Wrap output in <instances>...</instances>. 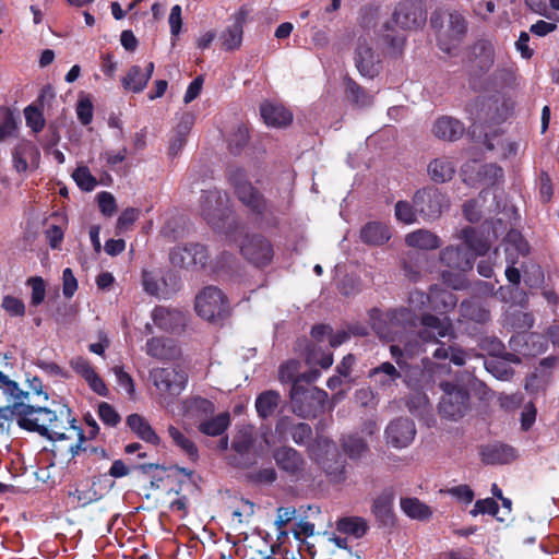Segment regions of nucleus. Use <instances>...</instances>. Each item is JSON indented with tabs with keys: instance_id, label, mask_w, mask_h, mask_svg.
I'll list each match as a JSON object with an SVG mask.
<instances>
[{
	"instance_id": "nucleus-9",
	"label": "nucleus",
	"mask_w": 559,
	"mask_h": 559,
	"mask_svg": "<svg viewBox=\"0 0 559 559\" xmlns=\"http://www.w3.org/2000/svg\"><path fill=\"white\" fill-rule=\"evenodd\" d=\"M431 299H432V289L429 295H426L423 292L415 290L409 294L408 297V309H400L393 310L388 313V319L391 325V329H395L400 325L413 326L414 323V313L417 311H421L424 309H431Z\"/></svg>"
},
{
	"instance_id": "nucleus-32",
	"label": "nucleus",
	"mask_w": 559,
	"mask_h": 559,
	"mask_svg": "<svg viewBox=\"0 0 559 559\" xmlns=\"http://www.w3.org/2000/svg\"><path fill=\"white\" fill-rule=\"evenodd\" d=\"M243 15L239 14L235 22L229 25L221 35L223 48L235 50L241 46L243 35Z\"/></svg>"
},
{
	"instance_id": "nucleus-4",
	"label": "nucleus",
	"mask_w": 559,
	"mask_h": 559,
	"mask_svg": "<svg viewBox=\"0 0 559 559\" xmlns=\"http://www.w3.org/2000/svg\"><path fill=\"white\" fill-rule=\"evenodd\" d=\"M326 393L316 386L305 388L297 380L290 390L293 412L304 418L316 417L323 412Z\"/></svg>"
},
{
	"instance_id": "nucleus-37",
	"label": "nucleus",
	"mask_w": 559,
	"mask_h": 559,
	"mask_svg": "<svg viewBox=\"0 0 559 559\" xmlns=\"http://www.w3.org/2000/svg\"><path fill=\"white\" fill-rule=\"evenodd\" d=\"M336 528L341 533L360 538L366 534L368 526L365 519L359 516H350L338 520L336 523Z\"/></svg>"
},
{
	"instance_id": "nucleus-49",
	"label": "nucleus",
	"mask_w": 559,
	"mask_h": 559,
	"mask_svg": "<svg viewBox=\"0 0 559 559\" xmlns=\"http://www.w3.org/2000/svg\"><path fill=\"white\" fill-rule=\"evenodd\" d=\"M411 413L418 417H425L430 413L429 400L425 394L417 393L407 402Z\"/></svg>"
},
{
	"instance_id": "nucleus-7",
	"label": "nucleus",
	"mask_w": 559,
	"mask_h": 559,
	"mask_svg": "<svg viewBox=\"0 0 559 559\" xmlns=\"http://www.w3.org/2000/svg\"><path fill=\"white\" fill-rule=\"evenodd\" d=\"M418 214L426 221H435L449 210L448 197L433 187L418 190L413 198Z\"/></svg>"
},
{
	"instance_id": "nucleus-54",
	"label": "nucleus",
	"mask_w": 559,
	"mask_h": 559,
	"mask_svg": "<svg viewBox=\"0 0 559 559\" xmlns=\"http://www.w3.org/2000/svg\"><path fill=\"white\" fill-rule=\"evenodd\" d=\"M27 284L32 288L31 302L34 306L40 305L46 296L45 282L41 277H31Z\"/></svg>"
},
{
	"instance_id": "nucleus-43",
	"label": "nucleus",
	"mask_w": 559,
	"mask_h": 559,
	"mask_svg": "<svg viewBox=\"0 0 559 559\" xmlns=\"http://www.w3.org/2000/svg\"><path fill=\"white\" fill-rule=\"evenodd\" d=\"M460 311L463 318L484 323L490 319L489 310L475 301L462 302Z\"/></svg>"
},
{
	"instance_id": "nucleus-21",
	"label": "nucleus",
	"mask_w": 559,
	"mask_h": 559,
	"mask_svg": "<svg viewBox=\"0 0 559 559\" xmlns=\"http://www.w3.org/2000/svg\"><path fill=\"white\" fill-rule=\"evenodd\" d=\"M153 72V62H148L145 69H141L139 66H132L122 79V85L128 91L140 93L146 87Z\"/></svg>"
},
{
	"instance_id": "nucleus-1",
	"label": "nucleus",
	"mask_w": 559,
	"mask_h": 559,
	"mask_svg": "<svg viewBox=\"0 0 559 559\" xmlns=\"http://www.w3.org/2000/svg\"><path fill=\"white\" fill-rule=\"evenodd\" d=\"M70 408L59 405L57 409L31 404V399L25 401V409L20 419V427L29 431H36L41 436L56 441H68L66 450L72 456L79 454L84 441L81 428L74 425Z\"/></svg>"
},
{
	"instance_id": "nucleus-3",
	"label": "nucleus",
	"mask_w": 559,
	"mask_h": 559,
	"mask_svg": "<svg viewBox=\"0 0 559 559\" xmlns=\"http://www.w3.org/2000/svg\"><path fill=\"white\" fill-rule=\"evenodd\" d=\"M440 17L437 13L431 16V24L437 28L438 46L442 51L454 55L466 34V21L456 11L448 12L439 24Z\"/></svg>"
},
{
	"instance_id": "nucleus-34",
	"label": "nucleus",
	"mask_w": 559,
	"mask_h": 559,
	"mask_svg": "<svg viewBox=\"0 0 559 559\" xmlns=\"http://www.w3.org/2000/svg\"><path fill=\"white\" fill-rule=\"evenodd\" d=\"M13 405H8L0 408V430L4 431L9 429L10 423L16 419L20 426V419L25 409L26 399H13Z\"/></svg>"
},
{
	"instance_id": "nucleus-55",
	"label": "nucleus",
	"mask_w": 559,
	"mask_h": 559,
	"mask_svg": "<svg viewBox=\"0 0 559 559\" xmlns=\"http://www.w3.org/2000/svg\"><path fill=\"white\" fill-rule=\"evenodd\" d=\"M70 498L73 503L78 507H85L91 502L97 500V492L91 488L88 489H79L76 488L74 491L70 492Z\"/></svg>"
},
{
	"instance_id": "nucleus-53",
	"label": "nucleus",
	"mask_w": 559,
	"mask_h": 559,
	"mask_svg": "<svg viewBox=\"0 0 559 559\" xmlns=\"http://www.w3.org/2000/svg\"><path fill=\"white\" fill-rule=\"evenodd\" d=\"M508 323L515 330L522 332L530 329L533 325V318L530 313L522 311H515L508 316Z\"/></svg>"
},
{
	"instance_id": "nucleus-39",
	"label": "nucleus",
	"mask_w": 559,
	"mask_h": 559,
	"mask_svg": "<svg viewBox=\"0 0 559 559\" xmlns=\"http://www.w3.org/2000/svg\"><path fill=\"white\" fill-rule=\"evenodd\" d=\"M473 53L480 70H489L495 61L493 46L488 41H478L473 47Z\"/></svg>"
},
{
	"instance_id": "nucleus-64",
	"label": "nucleus",
	"mask_w": 559,
	"mask_h": 559,
	"mask_svg": "<svg viewBox=\"0 0 559 559\" xmlns=\"http://www.w3.org/2000/svg\"><path fill=\"white\" fill-rule=\"evenodd\" d=\"M78 289V281L71 269L67 267L62 273V293L64 297L71 298Z\"/></svg>"
},
{
	"instance_id": "nucleus-63",
	"label": "nucleus",
	"mask_w": 559,
	"mask_h": 559,
	"mask_svg": "<svg viewBox=\"0 0 559 559\" xmlns=\"http://www.w3.org/2000/svg\"><path fill=\"white\" fill-rule=\"evenodd\" d=\"M76 115L81 123L88 124L93 119V104L88 98H81L76 104Z\"/></svg>"
},
{
	"instance_id": "nucleus-13",
	"label": "nucleus",
	"mask_w": 559,
	"mask_h": 559,
	"mask_svg": "<svg viewBox=\"0 0 559 559\" xmlns=\"http://www.w3.org/2000/svg\"><path fill=\"white\" fill-rule=\"evenodd\" d=\"M230 180L235 187V192L239 201L253 212H262L264 209V200L245 179L243 173L241 170H237L230 176Z\"/></svg>"
},
{
	"instance_id": "nucleus-23",
	"label": "nucleus",
	"mask_w": 559,
	"mask_h": 559,
	"mask_svg": "<svg viewBox=\"0 0 559 559\" xmlns=\"http://www.w3.org/2000/svg\"><path fill=\"white\" fill-rule=\"evenodd\" d=\"M145 353L157 360H170L178 355V348L171 340L152 337L144 347Z\"/></svg>"
},
{
	"instance_id": "nucleus-26",
	"label": "nucleus",
	"mask_w": 559,
	"mask_h": 559,
	"mask_svg": "<svg viewBox=\"0 0 559 559\" xmlns=\"http://www.w3.org/2000/svg\"><path fill=\"white\" fill-rule=\"evenodd\" d=\"M393 500L394 492L390 488L384 489L373 500L372 513L383 524H389L393 521Z\"/></svg>"
},
{
	"instance_id": "nucleus-22",
	"label": "nucleus",
	"mask_w": 559,
	"mask_h": 559,
	"mask_svg": "<svg viewBox=\"0 0 559 559\" xmlns=\"http://www.w3.org/2000/svg\"><path fill=\"white\" fill-rule=\"evenodd\" d=\"M431 131L440 140L456 141L463 135L464 126L452 117L442 116L433 122Z\"/></svg>"
},
{
	"instance_id": "nucleus-51",
	"label": "nucleus",
	"mask_w": 559,
	"mask_h": 559,
	"mask_svg": "<svg viewBox=\"0 0 559 559\" xmlns=\"http://www.w3.org/2000/svg\"><path fill=\"white\" fill-rule=\"evenodd\" d=\"M252 445V433L248 428H243L238 431L233 441V449L239 453H247Z\"/></svg>"
},
{
	"instance_id": "nucleus-40",
	"label": "nucleus",
	"mask_w": 559,
	"mask_h": 559,
	"mask_svg": "<svg viewBox=\"0 0 559 559\" xmlns=\"http://www.w3.org/2000/svg\"><path fill=\"white\" fill-rule=\"evenodd\" d=\"M373 328L381 338H384L388 341H399L400 343H402L404 345V353L407 356H414L419 353V350H420L419 344L417 342L412 343L411 341H408V336H405L404 334H400L397 330H395L393 333L384 332L382 330V328L380 326V324H378V323H374Z\"/></svg>"
},
{
	"instance_id": "nucleus-25",
	"label": "nucleus",
	"mask_w": 559,
	"mask_h": 559,
	"mask_svg": "<svg viewBox=\"0 0 559 559\" xmlns=\"http://www.w3.org/2000/svg\"><path fill=\"white\" fill-rule=\"evenodd\" d=\"M261 116L271 127H285L293 120L292 114L282 105L265 103L261 106Z\"/></svg>"
},
{
	"instance_id": "nucleus-19",
	"label": "nucleus",
	"mask_w": 559,
	"mask_h": 559,
	"mask_svg": "<svg viewBox=\"0 0 559 559\" xmlns=\"http://www.w3.org/2000/svg\"><path fill=\"white\" fill-rule=\"evenodd\" d=\"M355 62L358 71L364 76L372 79L380 71L379 55L373 51L366 39L359 40Z\"/></svg>"
},
{
	"instance_id": "nucleus-36",
	"label": "nucleus",
	"mask_w": 559,
	"mask_h": 559,
	"mask_svg": "<svg viewBox=\"0 0 559 559\" xmlns=\"http://www.w3.org/2000/svg\"><path fill=\"white\" fill-rule=\"evenodd\" d=\"M230 417L228 413H222L213 418L202 420L199 424V430L206 436H219L229 426Z\"/></svg>"
},
{
	"instance_id": "nucleus-14",
	"label": "nucleus",
	"mask_w": 559,
	"mask_h": 559,
	"mask_svg": "<svg viewBox=\"0 0 559 559\" xmlns=\"http://www.w3.org/2000/svg\"><path fill=\"white\" fill-rule=\"evenodd\" d=\"M245 239L239 247L247 260L257 265H264L271 260L273 250L267 240L260 236H246Z\"/></svg>"
},
{
	"instance_id": "nucleus-41",
	"label": "nucleus",
	"mask_w": 559,
	"mask_h": 559,
	"mask_svg": "<svg viewBox=\"0 0 559 559\" xmlns=\"http://www.w3.org/2000/svg\"><path fill=\"white\" fill-rule=\"evenodd\" d=\"M280 394L275 391H266L261 393L255 401L258 414L266 418L271 416L278 406Z\"/></svg>"
},
{
	"instance_id": "nucleus-35",
	"label": "nucleus",
	"mask_w": 559,
	"mask_h": 559,
	"mask_svg": "<svg viewBox=\"0 0 559 559\" xmlns=\"http://www.w3.org/2000/svg\"><path fill=\"white\" fill-rule=\"evenodd\" d=\"M457 298L447 289L432 288L431 310L441 313L449 312L455 308Z\"/></svg>"
},
{
	"instance_id": "nucleus-18",
	"label": "nucleus",
	"mask_w": 559,
	"mask_h": 559,
	"mask_svg": "<svg viewBox=\"0 0 559 559\" xmlns=\"http://www.w3.org/2000/svg\"><path fill=\"white\" fill-rule=\"evenodd\" d=\"M276 465L286 474L299 478L305 472V461L293 448L283 447L274 451Z\"/></svg>"
},
{
	"instance_id": "nucleus-58",
	"label": "nucleus",
	"mask_w": 559,
	"mask_h": 559,
	"mask_svg": "<svg viewBox=\"0 0 559 559\" xmlns=\"http://www.w3.org/2000/svg\"><path fill=\"white\" fill-rule=\"evenodd\" d=\"M499 510L498 503L492 498H486L481 500H477L474 504L471 514L473 516H477L478 514H497Z\"/></svg>"
},
{
	"instance_id": "nucleus-59",
	"label": "nucleus",
	"mask_w": 559,
	"mask_h": 559,
	"mask_svg": "<svg viewBox=\"0 0 559 559\" xmlns=\"http://www.w3.org/2000/svg\"><path fill=\"white\" fill-rule=\"evenodd\" d=\"M295 516H296V509L293 507L277 509L275 526H276L277 531L280 532V535H286V532L284 531V528L290 521H293L295 519Z\"/></svg>"
},
{
	"instance_id": "nucleus-48",
	"label": "nucleus",
	"mask_w": 559,
	"mask_h": 559,
	"mask_svg": "<svg viewBox=\"0 0 559 559\" xmlns=\"http://www.w3.org/2000/svg\"><path fill=\"white\" fill-rule=\"evenodd\" d=\"M76 185L84 191H92L97 186L96 178L86 166H79L72 174Z\"/></svg>"
},
{
	"instance_id": "nucleus-16",
	"label": "nucleus",
	"mask_w": 559,
	"mask_h": 559,
	"mask_svg": "<svg viewBox=\"0 0 559 559\" xmlns=\"http://www.w3.org/2000/svg\"><path fill=\"white\" fill-rule=\"evenodd\" d=\"M421 330L418 336L424 342H432L439 337L453 335L452 322L447 318H438L432 314H425L421 318Z\"/></svg>"
},
{
	"instance_id": "nucleus-60",
	"label": "nucleus",
	"mask_w": 559,
	"mask_h": 559,
	"mask_svg": "<svg viewBox=\"0 0 559 559\" xmlns=\"http://www.w3.org/2000/svg\"><path fill=\"white\" fill-rule=\"evenodd\" d=\"M1 306L12 317H22L25 313L23 301L13 296L3 297Z\"/></svg>"
},
{
	"instance_id": "nucleus-46",
	"label": "nucleus",
	"mask_w": 559,
	"mask_h": 559,
	"mask_svg": "<svg viewBox=\"0 0 559 559\" xmlns=\"http://www.w3.org/2000/svg\"><path fill=\"white\" fill-rule=\"evenodd\" d=\"M416 206L408 201H399L394 206L395 218L403 224H414L417 221Z\"/></svg>"
},
{
	"instance_id": "nucleus-24",
	"label": "nucleus",
	"mask_w": 559,
	"mask_h": 559,
	"mask_svg": "<svg viewBox=\"0 0 559 559\" xmlns=\"http://www.w3.org/2000/svg\"><path fill=\"white\" fill-rule=\"evenodd\" d=\"M300 364L297 360H289L280 368V380L282 382H290L293 384L298 380L299 384L306 382L310 384L316 381L320 372L316 369H311L309 372L299 374Z\"/></svg>"
},
{
	"instance_id": "nucleus-52",
	"label": "nucleus",
	"mask_w": 559,
	"mask_h": 559,
	"mask_svg": "<svg viewBox=\"0 0 559 559\" xmlns=\"http://www.w3.org/2000/svg\"><path fill=\"white\" fill-rule=\"evenodd\" d=\"M26 124L34 131L39 132L45 126V119L41 111L33 106H28L24 110Z\"/></svg>"
},
{
	"instance_id": "nucleus-10",
	"label": "nucleus",
	"mask_w": 559,
	"mask_h": 559,
	"mask_svg": "<svg viewBox=\"0 0 559 559\" xmlns=\"http://www.w3.org/2000/svg\"><path fill=\"white\" fill-rule=\"evenodd\" d=\"M415 436V424L406 417L391 420L384 430L386 444L395 449L408 447L414 441Z\"/></svg>"
},
{
	"instance_id": "nucleus-33",
	"label": "nucleus",
	"mask_w": 559,
	"mask_h": 559,
	"mask_svg": "<svg viewBox=\"0 0 559 559\" xmlns=\"http://www.w3.org/2000/svg\"><path fill=\"white\" fill-rule=\"evenodd\" d=\"M127 424L130 429L136 433L139 438L142 440L156 444L158 442V437L147 423V420L139 414H131L127 418Z\"/></svg>"
},
{
	"instance_id": "nucleus-45",
	"label": "nucleus",
	"mask_w": 559,
	"mask_h": 559,
	"mask_svg": "<svg viewBox=\"0 0 559 559\" xmlns=\"http://www.w3.org/2000/svg\"><path fill=\"white\" fill-rule=\"evenodd\" d=\"M186 409L188 414L201 418L214 412V404L203 397H193L186 402Z\"/></svg>"
},
{
	"instance_id": "nucleus-30",
	"label": "nucleus",
	"mask_w": 559,
	"mask_h": 559,
	"mask_svg": "<svg viewBox=\"0 0 559 559\" xmlns=\"http://www.w3.org/2000/svg\"><path fill=\"white\" fill-rule=\"evenodd\" d=\"M428 174L435 182L450 181L455 174V164L448 157H439L428 165Z\"/></svg>"
},
{
	"instance_id": "nucleus-28",
	"label": "nucleus",
	"mask_w": 559,
	"mask_h": 559,
	"mask_svg": "<svg viewBox=\"0 0 559 559\" xmlns=\"http://www.w3.org/2000/svg\"><path fill=\"white\" fill-rule=\"evenodd\" d=\"M408 247L420 250H433L441 246L440 238L428 229H417L405 237Z\"/></svg>"
},
{
	"instance_id": "nucleus-50",
	"label": "nucleus",
	"mask_w": 559,
	"mask_h": 559,
	"mask_svg": "<svg viewBox=\"0 0 559 559\" xmlns=\"http://www.w3.org/2000/svg\"><path fill=\"white\" fill-rule=\"evenodd\" d=\"M307 362L312 367L318 365L323 369H328L333 364V355L331 353L312 348L307 355Z\"/></svg>"
},
{
	"instance_id": "nucleus-5",
	"label": "nucleus",
	"mask_w": 559,
	"mask_h": 559,
	"mask_svg": "<svg viewBox=\"0 0 559 559\" xmlns=\"http://www.w3.org/2000/svg\"><path fill=\"white\" fill-rule=\"evenodd\" d=\"M194 307L198 316L207 321L221 320L229 311L227 297L215 286L204 287L195 296Z\"/></svg>"
},
{
	"instance_id": "nucleus-57",
	"label": "nucleus",
	"mask_w": 559,
	"mask_h": 559,
	"mask_svg": "<svg viewBox=\"0 0 559 559\" xmlns=\"http://www.w3.org/2000/svg\"><path fill=\"white\" fill-rule=\"evenodd\" d=\"M98 206L105 216H112L117 211V204L114 195L110 192L103 191L97 195Z\"/></svg>"
},
{
	"instance_id": "nucleus-44",
	"label": "nucleus",
	"mask_w": 559,
	"mask_h": 559,
	"mask_svg": "<svg viewBox=\"0 0 559 559\" xmlns=\"http://www.w3.org/2000/svg\"><path fill=\"white\" fill-rule=\"evenodd\" d=\"M342 445L344 451L352 457L358 459L367 451L368 445L365 440L357 435H348L343 438Z\"/></svg>"
},
{
	"instance_id": "nucleus-6",
	"label": "nucleus",
	"mask_w": 559,
	"mask_h": 559,
	"mask_svg": "<svg viewBox=\"0 0 559 559\" xmlns=\"http://www.w3.org/2000/svg\"><path fill=\"white\" fill-rule=\"evenodd\" d=\"M443 395L439 403V413L442 418L449 420H459L468 409V392L451 382L440 383Z\"/></svg>"
},
{
	"instance_id": "nucleus-62",
	"label": "nucleus",
	"mask_w": 559,
	"mask_h": 559,
	"mask_svg": "<svg viewBox=\"0 0 559 559\" xmlns=\"http://www.w3.org/2000/svg\"><path fill=\"white\" fill-rule=\"evenodd\" d=\"M98 415L104 424L111 426V427L116 426L120 420V416L115 411V408L105 402L99 404Z\"/></svg>"
},
{
	"instance_id": "nucleus-38",
	"label": "nucleus",
	"mask_w": 559,
	"mask_h": 559,
	"mask_svg": "<svg viewBox=\"0 0 559 559\" xmlns=\"http://www.w3.org/2000/svg\"><path fill=\"white\" fill-rule=\"evenodd\" d=\"M168 433L173 442L181 449V451L192 461H195L199 456V451L194 442L185 436L179 429L174 426L168 428Z\"/></svg>"
},
{
	"instance_id": "nucleus-11",
	"label": "nucleus",
	"mask_w": 559,
	"mask_h": 559,
	"mask_svg": "<svg viewBox=\"0 0 559 559\" xmlns=\"http://www.w3.org/2000/svg\"><path fill=\"white\" fill-rule=\"evenodd\" d=\"M170 261L179 267H203L207 261V252L205 247L199 243L177 247L170 252Z\"/></svg>"
},
{
	"instance_id": "nucleus-12",
	"label": "nucleus",
	"mask_w": 559,
	"mask_h": 559,
	"mask_svg": "<svg viewBox=\"0 0 559 559\" xmlns=\"http://www.w3.org/2000/svg\"><path fill=\"white\" fill-rule=\"evenodd\" d=\"M227 198L221 191L211 190L202 195V215L213 227L218 228V221L227 218Z\"/></svg>"
},
{
	"instance_id": "nucleus-15",
	"label": "nucleus",
	"mask_w": 559,
	"mask_h": 559,
	"mask_svg": "<svg viewBox=\"0 0 559 559\" xmlns=\"http://www.w3.org/2000/svg\"><path fill=\"white\" fill-rule=\"evenodd\" d=\"M393 16L396 25L402 28L418 27L426 20L423 8L416 0H404L400 2Z\"/></svg>"
},
{
	"instance_id": "nucleus-29",
	"label": "nucleus",
	"mask_w": 559,
	"mask_h": 559,
	"mask_svg": "<svg viewBox=\"0 0 559 559\" xmlns=\"http://www.w3.org/2000/svg\"><path fill=\"white\" fill-rule=\"evenodd\" d=\"M483 461L487 464H506L514 460V449L507 444H491L483 448Z\"/></svg>"
},
{
	"instance_id": "nucleus-56",
	"label": "nucleus",
	"mask_w": 559,
	"mask_h": 559,
	"mask_svg": "<svg viewBox=\"0 0 559 559\" xmlns=\"http://www.w3.org/2000/svg\"><path fill=\"white\" fill-rule=\"evenodd\" d=\"M139 210L129 207L126 209L117 221V234H122L139 218Z\"/></svg>"
},
{
	"instance_id": "nucleus-27",
	"label": "nucleus",
	"mask_w": 559,
	"mask_h": 559,
	"mask_svg": "<svg viewBox=\"0 0 559 559\" xmlns=\"http://www.w3.org/2000/svg\"><path fill=\"white\" fill-rule=\"evenodd\" d=\"M369 378L373 380L376 385L385 390L395 384L401 378L400 371L389 361L382 362L380 366L369 371Z\"/></svg>"
},
{
	"instance_id": "nucleus-31",
	"label": "nucleus",
	"mask_w": 559,
	"mask_h": 559,
	"mask_svg": "<svg viewBox=\"0 0 559 559\" xmlns=\"http://www.w3.org/2000/svg\"><path fill=\"white\" fill-rule=\"evenodd\" d=\"M360 238L368 245L378 246L385 243L391 238V233L386 225L371 222L361 228Z\"/></svg>"
},
{
	"instance_id": "nucleus-20",
	"label": "nucleus",
	"mask_w": 559,
	"mask_h": 559,
	"mask_svg": "<svg viewBox=\"0 0 559 559\" xmlns=\"http://www.w3.org/2000/svg\"><path fill=\"white\" fill-rule=\"evenodd\" d=\"M151 317L158 329L169 332L182 328L186 323V316L182 311L163 306L154 308Z\"/></svg>"
},
{
	"instance_id": "nucleus-47",
	"label": "nucleus",
	"mask_w": 559,
	"mask_h": 559,
	"mask_svg": "<svg viewBox=\"0 0 559 559\" xmlns=\"http://www.w3.org/2000/svg\"><path fill=\"white\" fill-rule=\"evenodd\" d=\"M0 390L12 399H26L27 401L29 400V394H32L28 391L21 390L17 383L11 380L2 371H0Z\"/></svg>"
},
{
	"instance_id": "nucleus-8",
	"label": "nucleus",
	"mask_w": 559,
	"mask_h": 559,
	"mask_svg": "<svg viewBox=\"0 0 559 559\" xmlns=\"http://www.w3.org/2000/svg\"><path fill=\"white\" fill-rule=\"evenodd\" d=\"M150 379L160 395L171 397L179 395L187 383V374L173 367L152 369Z\"/></svg>"
},
{
	"instance_id": "nucleus-42",
	"label": "nucleus",
	"mask_w": 559,
	"mask_h": 559,
	"mask_svg": "<svg viewBox=\"0 0 559 559\" xmlns=\"http://www.w3.org/2000/svg\"><path fill=\"white\" fill-rule=\"evenodd\" d=\"M401 509L412 519L424 520L431 515L430 509L416 498L401 499Z\"/></svg>"
},
{
	"instance_id": "nucleus-2",
	"label": "nucleus",
	"mask_w": 559,
	"mask_h": 559,
	"mask_svg": "<svg viewBox=\"0 0 559 559\" xmlns=\"http://www.w3.org/2000/svg\"><path fill=\"white\" fill-rule=\"evenodd\" d=\"M461 246H448L440 252L443 282L453 289H462L466 285L465 273L471 271L478 255L485 254L490 241L479 235L473 227L463 228L456 236Z\"/></svg>"
},
{
	"instance_id": "nucleus-17",
	"label": "nucleus",
	"mask_w": 559,
	"mask_h": 559,
	"mask_svg": "<svg viewBox=\"0 0 559 559\" xmlns=\"http://www.w3.org/2000/svg\"><path fill=\"white\" fill-rule=\"evenodd\" d=\"M71 368L81 376L90 389L99 396H107L109 391L93 365L83 357H75L70 361Z\"/></svg>"
},
{
	"instance_id": "nucleus-61",
	"label": "nucleus",
	"mask_w": 559,
	"mask_h": 559,
	"mask_svg": "<svg viewBox=\"0 0 559 559\" xmlns=\"http://www.w3.org/2000/svg\"><path fill=\"white\" fill-rule=\"evenodd\" d=\"M111 370L116 376L117 383L124 389L129 395H133L135 388L131 376L120 366H115Z\"/></svg>"
}]
</instances>
